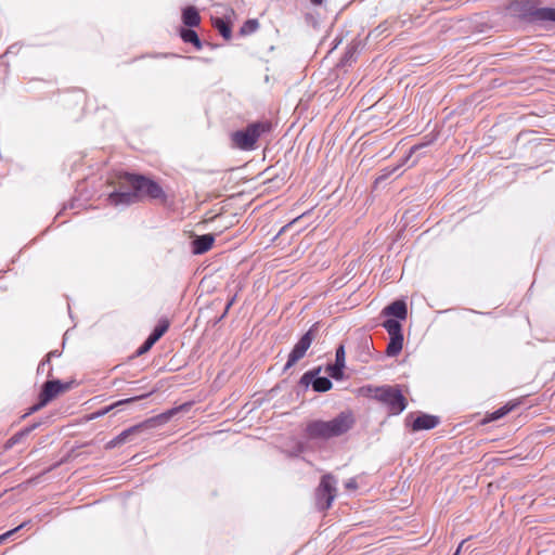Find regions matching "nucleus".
Here are the masks:
<instances>
[{
  "mask_svg": "<svg viewBox=\"0 0 555 555\" xmlns=\"http://www.w3.org/2000/svg\"><path fill=\"white\" fill-rule=\"evenodd\" d=\"M383 326L386 328L390 337L403 336L402 326L397 320L388 319L384 322Z\"/></svg>",
  "mask_w": 555,
  "mask_h": 555,
  "instance_id": "18",
  "label": "nucleus"
},
{
  "mask_svg": "<svg viewBox=\"0 0 555 555\" xmlns=\"http://www.w3.org/2000/svg\"><path fill=\"white\" fill-rule=\"evenodd\" d=\"M344 369H345V348L343 345H340L336 350L335 364L328 365L326 367V372L331 377H333L335 379H341L344 376Z\"/></svg>",
  "mask_w": 555,
  "mask_h": 555,
  "instance_id": "12",
  "label": "nucleus"
},
{
  "mask_svg": "<svg viewBox=\"0 0 555 555\" xmlns=\"http://www.w3.org/2000/svg\"><path fill=\"white\" fill-rule=\"evenodd\" d=\"M119 185L120 189L131 186L133 191L111 193L108 196V202L111 205L117 206L119 204H133L143 197L159 199L162 203H165L167 199V196L162 186L157 182L144 176L124 173L119 177Z\"/></svg>",
  "mask_w": 555,
  "mask_h": 555,
  "instance_id": "1",
  "label": "nucleus"
},
{
  "mask_svg": "<svg viewBox=\"0 0 555 555\" xmlns=\"http://www.w3.org/2000/svg\"><path fill=\"white\" fill-rule=\"evenodd\" d=\"M509 9L522 18L555 22V8H538L532 0L515 1Z\"/></svg>",
  "mask_w": 555,
  "mask_h": 555,
  "instance_id": "3",
  "label": "nucleus"
},
{
  "mask_svg": "<svg viewBox=\"0 0 555 555\" xmlns=\"http://www.w3.org/2000/svg\"><path fill=\"white\" fill-rule=\"evenodd\" d=\"M183 23L189 27H196L201 23V16L194 7H188L182 14Z\"/></svg>",
  "mask_w": 555,
  "mask_h": 555,
  "instance_id": "16",
  "label": "nucleus"
},
{
  "mask_svg": "<svg viewBox=\"0 0 555 555\" xmlns=\"http://www.w3.org/2000/svg\"><path fill=\"white\" fill-rule=\"evenodd\" d=\"M180 36L184 42L193 43L197 50L202 49V42L194 30L182 28L180 30Z\"/></svg>",
  "mask_w": 555,
  "mask_h": 555,
  "instance_id": "19",
  "label": "nucleus"
},
{
  "mask_svg": "<svg viewBox=\"0 0 555 555\" xmlns=\"http://www.w3.org/2000/svg\"><path fill=\"white\" fill-rule=\"evenodd\" d=\"M464 543H465V540H464V541H462V542L460 543V545H459V547H457V550H456V552H455V554H454V555H459V554H460L461 548H462V546H463V544H464Z\"/></svg>",
  "mask_w": 555,
  "mask_h": 555,
  "instance_id": "36",
  "label": "nucleus"
},
{
  "mask_svg": "<svg viewBox=\"0 0 555 555\" xmlns=\"http://www.w3.org/2000/svg\"><path fill=\"white\" fill-rule=\"evenodd\" d=\"M25 525H26V522H24V524H22V525L17 526L16 528H14V529H12V530H10V531H8V532H5V533L1 534V535H0V543H1L2 541H4L7 538L11 537V535H12L13 533H15L16 531H18L21 528L25 527Z\"/></svg>",
  "mask_w": 555,
  "mask_h": 555,
  "instance_id": "29",
  "label": "nucleus"
},
{
  "mask_svg": "<svg viewBox=\"0 0 555 555\" xmlns=\"http://www.w3.org/2000/svg\"><path fill=\"white\" fill-rule=\"evenodd\" d=\"M315 337L314 328H310L295 345L294 349L289 353L288 361L285 365V370L292 367L297 361L305 357L306 351L310 348Z\"/></svg>",
  "mask_w": 555,
  "mask_h": 555,
  "instance_id": "9",
  "label": "nucleus"
},
{
  "mask_svg": "<svg viewBox=\"0 0 555 555\" xmlns=\"http://www.w3.org/2000/svg\"><path fill=\"white\" fill-rule=\"evenodd\" d=\"M54 354H55L54 352H49L47 356V362H49L51 357H53Z\"/></svg>",
  "mask_w": 555,
  "mask_h": 555,
  "instance_id": "37",
  "label": "nucleus"
},
{
  "mask_svg": "<svg viewBox=\"0 0 555 555\" xmlns=\"http://www.w3.org/2000/svg\"><path fill=\"white\" fill-rule=\"evenodd\" d=\"M310 1L314 5H321L323 3V0H310Z\"/></svg>",
  "mask_w": 555,
  "mask_h": 555,
  "instance_id": "35",
  "label": "nucleus"
},
{
  "mask_svg": "<svg viewBox=\"0 0 555 555\" xmlns=\"http://www.w3.org/2000/svg\"><path fill=\"white\" fill-rule=\"evenodd\" d=\"M320 371H321V369L319 367V369H315V370H313V371H309V372L305 373V374L302 375V377H301V383H302V384H305V385H309L310 383H312V382L314 380V379H313V378H314V376H315L317 374H319V373H320Z\"/></svg>",
  "mask_w": 555,
  "mask_h": 555,
  "instance_id": "27",
  "label": "nucleus"
},
{
  "mask_svg": "<svg viewBox=\"0 0 555 555\" xmlns=\"http://www.w3.org/2000/svg\"><path fill=\"white\" fill-rule=\"evenodd\" d=\"M153 345L154 343L147 338L145 343L137 350V356L139 357L146 353L153 347Z\"/></svg>",
  "mask_w": 555,
  "mask_h": 555,
  "instance_id": "28",
  "label": "nucleus"
},
{
  "mask_svg": "<svg viewBox=\"0 0 555 555\" xmlns=\"http://www.w3.org/2000/svg\"><path fill=\"white\" fill-rule=\"evenodd\" d=\"M38 425L37 424H34L21 431H18L17 434H15L14 436H12L5 443V448H11L13 447L15 443L20 442L24 437H26L29 433H31Z\"/></svg>",
  "mask_w": 555,
  "mask_h": 555,
  "instance_id": "21",
  "label": "nucleus"
},
{
  "mask_svg": "<svg viewBox=\"0 0 555 555\" xmlns=\"http://www.w3.org/2000/svg\"><path fill=\"white\" fill-rule=\"evenodd\" d=\"M214 242L215 236L212 234L197 236L192 243L193 253L196 255H201L208 251L211 248Z\"/></svg>",
  "mask_w": 555,
  "mask_h": 555,
  "instance_id": "13",
  "label": "nucleus"
},
{
  "mask_svg": "<svg viewBox=\"0 0 555 555\" xmlns=\"http://www.w3.org/2000/svg\"><path fill=\"white\" fill-rule=\"evenodd\" d=\"M354 424V416L350 411L339 413L331 421H313L307 425L310 438L328 439L347 433Z\"/></svg>",
  "mask_w": 555,
  "mask_h": 555,
  "instance_id": "2",
  "label": "nucleus"
},
{
  "mask_svg": "<svg viewBox=\"0 0 555 555\" xmlns=\"http://www.w3.org/2000/svg\"><path fill=\"white\" fill-rule=\"evenodd\" d=\"M153 393H154V390H151V391H150V395H153ZM144 396H145V397H147V396H149V393H147V395H144Z\"/></svg>",
  "mask_w": 555,
  "mask_h": 555,
  "instance_id": "39",
  "label": "nucleus"
},
{
  "mask_svg": "<svg viewBox=\"0 0 555 555\" xmlns=\"http://www.w3.org/2000/svg\"><path fill=\"white\" fill-rule=\"evenodd\" d=\"M377 387H363L361 388V392L363 393V396L372 398V395H374V390Z\"/></svg>",
  "mask_w": 555,
  "mask_h": 555,
  "instance_id": "31",
  "label": "nucleus"
},
{
  "mask_svg": "<svg viewBox=\"0 0 555 555\" xmlns=\"http://www.w3.org/2000/svg\"><path fill=\"white\" fill-rule=\"evenodd\" d=\"M190 406V403H184V404H181L177 408H173V409H170L168 411H166L165 413L158 415L157 417L155 418H151L142 424H139V425H134L126 430H124L122 433H120L116 438L112 439L111 441H108L106 444H105V449L106 450H111L124 442L127 441V439L131 436V435H135V434H139L142 431L143 428L145 427H152L153 424L155 423V421L159 420L160 422H167L169 421L173 415H176L178 412L180 411H183V410H188Z\"/></svg>",
  "mask_w": 555,
  "mask_h": 555,
  "instance_id": "5",
  "label": "nucleus"
},
{
  "mask_svg": "<svg viewBox=\"0 0 555 555\" xmlns=\"http://www.w3.org/2000/svg\"><path fill=\"white\" fill-rule=\"evenodd\" d=\"M513 406L514 405H505V406L496 410L495 412L491 413L487 417V421H496V420L501 418L502 416L506 415L513 409Z\"/></svg>",
  "mask_w": 555,
  "mask_h": 555,
  "instance_id": "26",
  "label": "nucleus"
},
{
  "mask_svg": "<svg viewBox=\"0 0 555 555\" xmlns=\"http://www.w3.org/2000/svg\"><path fill=\"white\" fill-rule=\"evenodd\" d=\"M234 300H235V297H233V298L228 302V305H227V307H225V312H224V313H227V312L229 311V309H230V307L233 305Z\"/></svg>",
  "mask_w": 555,
  "mask_h": 555,
  "instance_id": "33",
  "label": "nucleus"
},
{
  "mask_svg": "<svg viewBox=\"0 0 555 555\" xmlns=\"http://www.w3.org/2000/svg\"><path fill=\"white\" fill-rule=\"evenodd\" d=\"M145 398V396H138V397H133V398H128V399H125V400H120L109 406H106L105 409L101 410V411H98L95 413H93L90 417V420H93V418H96V417H100V416H103L105 414H107L111 410H113L115 406H118V405H121V404H125V403H130V402H134V401H138V400H141Z\"/></svg>",
  "mask_w": 555,
  "mask_h": 555,
  "instance_id": "20",
  "label": "nucleus"
},
{
  "mask_svg": "<svg viewBox=\"0 0 555 555\" xmlns=\"http://www.w3.org/2000/svg\"><path fill=\"white\" fill-rule=\"evenodd\" d=\"M212 24L214 27L218 29V31L222 35L224 39L229 40L231 38V27L227 22H224L222 18L217 17L214 20Z\"/></svg>",
  "mask_w": 555,
  "mask_h": 555,
  "instance_id": "22",
  "label": "nucleus"
},
{
  "mask_svg": "<svg viewBox=\"0 0 555 555\" xmlns=\"http://www.w3.org/2000/svg\"><path fill=\"white\" fill-rule=\"evenodd\" d=\"M332 382L326 377H318L312 382V388L318 392H325L332 388Z\"/></svg>",
  "mask_w": 555,
  "mask_h": 555,
  "instance_id": "23",
  "label": "nucleus"
},
{
  "mask_svg": "<svg viewBox=\"0 0 555 555\" xmlns=\"http://www.w3.org/2000/svg\"><path fill=\"white\" fill-rule=\"evenodd\" d=\"M234 300H235V297H233V298L228 302V305H227V307H225V312H224V313H227V312L229 311V309H230V307L233 305Z\"/></svg>",
  "mask_w": 555,
  "mask_h": 555,
  "instance_id": "34",
  "label": "nucleus"
},
{
  "mask_svg": "<svg viewBox=\"0 0 555 555\" xmlns=\"http://www.w3.org/2000/svg\"><path fill=\"white\" fill-rule=\"evenodd\" d=\"M70 387L69 383H61L60 380H48L43 384L40 396L42 403H48L55 399L59 395L67 391Z\"/></svg>",
  "mask_w": 555,
  "mask_h": 555,
  "instance_id": "11",
  "label": "nucleus"
},
{
  "mask_svg": "<svg viewBox=\"0 0 555 555\" xmlns=\"http://www.w3.org/2000/svg\"><path fill=\"white\" fill-rule=\"evenodd\" d=\"M346 487L348 489H356L357 488V485H356V481L354 480H350L346 483Z\"/></svg>",
  "mask_w": 555,
  "mask_h": 555,
  "instance_id": "32",
  "label": "nucleus"
},
{
  "mask_svg": "<svg viewBox=\"0 0 555 555\" xmlns=\"http://www.w3.org/2000/svg\"><path fill=\"white\" fill-rule=\"evenodd\" d=\"M153 393H154V390H151V391H150V395H153ZM144 396H145V397H147V396H149V393H147V395H144Z\"/></svg>",
  "mask_w": 555,
  "mask_h": 555,
  "instance_id": "38",
  "label": "nucleus"
},
{
  "mask_svg": "<svg viewBox=\"0 0 555 555\" xmlns=\"http://www.w3.org/2000/svg\"><path fill=\"white\" fill-rule=\"evenodd\" d=\"M373 399L386 404L390 414H399L406 406V400L401 391L396 387L384 386L378 387L372 395Z\"/></svg>",
  "mask_w": 555,
  "mask_h": 555,
  "instance_id": "7",
  "label": "nucleus"
},
{
  "mask_svg": "<svg viewBox=\"0 0 555 555\" xmlns=\"http://www.w3.org/2000/svg\"><path fill=\"white\" fill-rule=\"evenodd\" d=\"M168 326L169 323L167 321H163L154 328L149 338L155 344L167 332Z\"/></svg>",
  "mask_w": 555,
  "mask_h": 555,
  "instance_id": "24",
  "label": "nucleus"
},
{
  "mask_svg": "<svg viewBox=\"0 0 555 555\" xmlns=\"http://www.w3.org/2000/svg\"><path fill=\"white\" fill-rule=\"evenodd\" d=\"M383 313L386 315H393L400 320H405L408 311H406L405 304L401 300H397V301H393L392 304H390L389 306H387L383 310Z\"/></svg>",
  "mask_w": 555,
  "mask_h": 555,
  "instance_id": "14",
  "label": "nucleus"
},
{
  "mask_svg": "<svg viewBox=\"0 0 555 555\" xmlns=\"http://www.w3.org/2000/svg\"><path fill=\"white\" fill-rule=\"evenodd\" d=\"M190 406V403H184V404H181L177 408H173V409H170L168 411H166L165 413L158 415L157 417L155 418H151L142 424H139V425H134L126 430H124L122 433H120L116 438L112 439L111 441H108L106 444H105V449L106 450H111L124 442L127 441V439L131 436V435H135V434H139L142 431L143 428L145 427H152L153 424L155 423V421L159 420L160 422H167L169 421L173 415H176L178 412L180 411H183V410H188Z\"/></svg>",
  "mask_w": 555,
  "mask_h": 555,
  "instance_id": "4",
  "label": "nucleus"
},
{
  "mask_svg": "<svg viewBox=\"0 0 555 555\" xmlns=\"http://www.w3.org/2000/svg\"><path fill=\"white\" fill-rule=\"evenodd\" d=\"M403 347V336L401 337H390V341L388 343L386 354L388 357L398 356Z\"/></svg>",
  "mask_w": 555,
  "mask_h": 555,
  "instance_id": "17",
  "label": "nucleus"
},
{
  "mask_svg": "<svg viewBox=\"0 0 555 555\" xmlns=\"http://www.w3.org/2000/svg\"><path fill=\"white\" fill-rule=\"evenodd\" d=\"M336 496V487L334 477L330 474L324 475L317 489V503L321 509H327Z\"/></svg>",
  "mask_w": 555,
  "mask_h": 555,
  "instance_id": "8",
  "label": "nucleus"
},
{
  "mask_svg": "<svg viewBox=\"0 0 555 555\" xmlns=\"http://www.w3.org/2000/svg\"><path fill=\"white\" fill-rule=\"evenodd\" d=\"M315 337L314 328H310L295 345L294 349L289 353L288 361L285 365V370L292 367L297 361L305 357L306 351L310 348Z\"/></svg>",
  "mask_w": 555,
  "mask_h": 555,
  "instance_id": "10",
  "label": "nucleus"
},
{
  "mask_svg": "<svg viewBox=\"0 0 555 555\" xmlns=\"http://www.w3.org/2000/svg\"><path fill=\"white\" fill-rule=\"evenodd\" d=\"M438 424V418L433 415H421L415 418L412 425L413 430L431 429Z\"/></svg>",
  "mask_w": 555,
  "mask_h": 555,
  "instance_id": "15",
  "label": "nucleus"
},
{
  "mask_svg": "<svg viewBox=\"0 0 555 555\" xmlns=\"http://www.w3.org/2000/svg\"><path fill=\"white\" fill-rule=\"evenodd\" d=\"M47 403H42V397L39 396V402L35 405H33L29 410V412L27 414H30V413H34L38 410H40L41 408H43Z\"/></svg>",
  "mask_w": 555,
  "mask_h": 555,
  "instance_id": "30",
  "label": "nucleus"
},
{
  "mask_svg": "<svg viewBox=\"0 0 555 555\" xmlns=\"http://www.w3.org/2000/svg\"><path fill=\"white\" fill-rule=\"evenodd\" d=\"M270 129V122H255L249 125L245 130L234 132L232 140L235 146L241 150H253L258 138Z\"/></svg>",
  "mask_w": 555,
  "mask_h": 555,
  "instance_id": "6",
  "label": "nucleus"
},
{
  "mask_svg": "<svg viewBox=\"0 0 555 555\" xmlns=\"http://www.w3.org/2000/svg\"><path fill=\"white\" fill-rule=\"evenodd\" d=\"M259 27V23L257 20H248L246 21L243 26L241 27V34L242 35H249L257 30Z\"/></svg>",
  "mask_w": 555,
  "mask_h": 555,
  "instance_id": "25",
  "label": "nucleus"
}]
</instances>
